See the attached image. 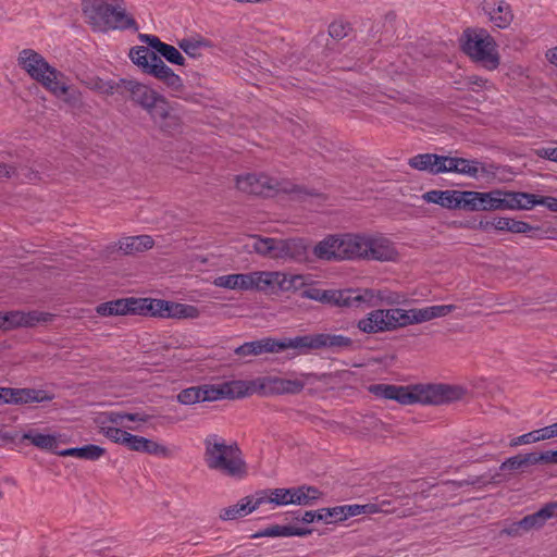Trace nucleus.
Wrapping results in <instances>:
<instances>
[{
	"instance_id": "20",
	"label": "nucleus",
	"mask_w": 557,
	"mask_h": 557,
	"mask_svg": "<svg viewBox=\"0 0 557 557\" xmlns=\"http://www.w3.org/2000/svg\"><path fill=\"white\" fill-rule=\"evenodd\" d=\"M151 419V416L145 412H120V411H106L100 412L95 418V423L98 428L102 426H114V425H124V421H134V422H148Z\"/></svg>"
},
{
	"instance_id": "64",
	"label": "nucleus",
	"mask_w": 557,
	"mask_h": 557,
	"mask_svg": "<svg viewBox=\"0 0 557 557\" xmlns=\"http://www.w3.org/2000/svg\"><path fill=\"white\" fill-rule=\"evenodd\" d=\"M539 455L540 454H534V453L521 455L523 467L542 462L541 459H539Z\"/></svg>"
},
{
	"instance_id": "60",
	"label": "nucleus",
	"mask_w": 557,
	"mask_h": 557,
	"mask_svg": "<svg viewBox=\"0 0 557 557\" xmlns=\"http://www.w3.org/2000/svg\"><path fill=\"white\" fill-rule=\"evenodd\" d=\"M341 511L344 515V520H346L349 517L362 515L361 505H358V504L343 505Z\"/></svg>"
},
{
	"instance_id": "52",
	"label": "nucleus",
	"mask_w": 557,
	"mask_h": 557,
	"mask_svg": "<svg viewBox=\"0 0 557 557\" xmlns=\"http://www.w3.org/2000/svg\"><path fill=\"white\" fill-rule=\"evenodd\" d=\"M220 278H277L276 273H255L252 274H244V273H233L227 274L225 276H221Z\"/></svg>"
},
{
	"instance_id": "59",
	"label": "nucleus",
	"mask_w": 557,
	"mask_h": 557,
	"mask_svg": "<svg viewBox=\"0 0 557 557\" xmlns=\"http://www.w3.org/2000/svg\"><path fill=\"white\" fill-rule=\"evenodd\" d=\"M388 504H389L388 502H383L381 505L373 504V503L364 504V505H361V512H362V515H371V513H376V512H381V511H387L386 509H383L382 507L384 505H388Z\"/></svg>"
},
{
	"instance_id": "49",
	"label": "nucleus",
	"mask_w": 557,
	"mask_h": 557,
	"mask_svg": "<svg viewBox=\"0 0 557 557\" xmlns=\"http://www.w3.org/2000/svg\"><path fill=\"white\" fill-rule=\"evenodd\" d=\"M520 524L529 532L532 529H540L545 524V520L540 510L532 515H528L520 520Z\"/></svg>"
},
{
	"instance_id": "18",
	"label": "nucleus",
	"mask_w": 557,
	"mask_h": 557,
	"mask_svg": "<svg viewBox=\"0 0 557 557\" xmlns=\"http://www.w3.org/2000/svg\"><path fill=\"white\" fill-rule=\"evenodd\" d=\"M124 440L125 443L123 446L129 450L145 453L153 456H170V449L168 447L144 436L128 433L127 437Z\"/></svg>"
},
{
	"instance_id": "12",
	"label": "nucleus",
	"mask_w": 557,
	"mask_h": 557,
	"mask_svg": "<svg viewBox=\"0 0 557 557\" xmlns=\"http://www.w3.org/2000/svg\"><path fill=\"white\" fill-rule=\"evenodd\" d=\"M239 190L247 194L271 197L278 191H287V187L277 180L265 174H246L236 180Z\"/></svg>"
},
{
	"instance_id": "25",
	"label": "nucleus",
	"mask_w": 557,
	"mask_h": 557,
	"mask_svg": "<svg viewBox=\"0 0 557 557\" xmlns=\"http://www.w3.org/2000/svg\"><path fill=\"white\" fill-rule=\"evenodd\" d=\"M294 281H214V283L224 288L238 290H264L273 283H277L280 288H289Z\"/></svg>"
},
{
	"instance_id": "62",
	"label": "nucleus",
	"mask_w": 557,
	"mask_h": 557,
	"mask_svg": "<svg viewBox=\"0 0 557 557\" xmlns=\"http://www.w3.org/2000/svg\"><path fill=\"white\" fill-rule=\"evenodd\" d=\"M305 523H311L313 521H322V512L319 510L306 511L301 518Z\"/></svg>"
},
{
	"instance_id": "57",
	"label": "nucleus",
	"mask_w": 557,
	"mask_h": 557,
	"mask_svg": "<svg viewBox=\"0 0 557 557\" xmlns=\"http://www.w3.org/2000/svg\"><path fill=\"white\" fill-rule=\"evenodd\" d=\"M545 522L550 518H557V500L547 503L540 509Z\"/></svg>"
},
{
	"instance_id": "21",
	"label": "nucleus",
	"mask_w": 557,
	"mask_h": 557,
	"mask_svg": "<svg viewBox=\"0 0 557 557\" xmlns=\"http://www.w3.org/2000/svg\"><path fill=\"white\" fill-rule=\"evenodd\" d=\"M441 170H444V173L456 172L470 177H479L485 172L484 168L478 161L451 157H444L443 168Z\"/></svg>"
},
{
	"instance_id": "33",
	"label": "nucleus",
	"mask_w": 557,
	"mask_h": 557,
	"mask_svg": "<svg viewBox=\"0 0 557 557\" xmlns=\"http://www.w3.org/2000/svg\"><path fill=\"white\" fill-rule=\"evenodd\" d=\"M443 159L444 157L432 154V153H423L412 157L409 160V165L413 169L420 171H429L433 174L444 173L443 168Z\"/></svg>"
},
{
	"instance_id": "14",
	"label": "nucleus",
	"mask_w": 557,
	"mask_h": 557,
	"mask_svg": "<svg viewBox=\"0 0 557 557\" xmlns=\"http://www.w3.org/2000/svg\"><path fill=\"white\" fill-rule=\"evenodd\" d=\"M21 441L28 442L35 447L44 450H50L61 456H70V448H61V444H65V436L40 433L36 429H28L23 432Z\"/></svg>"
},
{
	"instance_id": "17",
	"label": "nucleus",
	"mask_w": 557,
	"mask_h": 557,
	"mask_svg": "<svg viewBox=\"0 0 557 557\" xmlns=\"http://www.w3.org/2000/svg\"><path fill=\"white\" fill-rule=\"evenodd\" d=\"M341 235V253L343 260L364 258L366 234L346 233Z\"/></svg>"
},
{
	"instance_id": "43",
	"label": "nucleus",
	"mask_w": 557,
	"mask_h": 557,
	"mask_svg": "<svg viewBox=\"0 0 557 557\" xmlns=\"http://www.w3.org/2000/svg\"><path fill=\"white\" fill-rule=\"evenodd\" d=\"M478 191L456 190L455 209L478 211Z\"/></svg>"
},
{
	"instance_id": "15",
	"label": "nucleus",
	"mask_w": 557,
	"mask_h": 557,
	"mask_svg": "<svg viewBox=\"0 0 557 557\" xmlns=\"http://www.w3.org/2000/svg\"><path fill=\"white\" fill-rule=\"evenodd\" d=\"M364 258L379 261H393L398 257L394 244L381 235L366 234Z\"/></svg>"
},
{
	"instance_id": "58",
	"label": "nucleus",
	"mask_w": 557,
	"mask_h": 557,
	"mask_svg": "<svg viewBox=\"0 0 557 557\" xmlns=\"http://www.w3.org/2000/svg\"><path fill=\"white\" fill-rule=\"evenodd\" d=\"M502 532L509 536L515 537V536H521L527 531L524 530V527H522V524H520V521H517V522H512L510 525L505 528Z\"/></svg>"
},
{
	"instance_id": "45",
	"label": "nucleus",
	"mask_w": 557,
	"mask_h": 557,
	"mask_svg": "<svg viewBox=\"0 0 557 557\" xmlns=\"http://www.w3.org/2000/svg\"><path fill=\"white\" fill-rule=\"evenodd\" d=\"M205 46L203 41L193 38H185L180 42V48L191 58L199 57Z\"/></svg>"
},
{
	"instance_id": "53",
	"label": "nucleus",
	"mask_w": 557,
	"mask_h": 557,
	"mask_svg": "<svg viewBox=\"0 0 557 557\" xmlns=\"http://www.w3.org/2000/svg\"><path fill=\"white\" fill-rule=\"evenodd\" d=\"M16 388L0 387V405L1 404H15Z\"/></svg>"
},
{
	"instance_id": "2",
	"label": "nucleus",
	"mask_w": 557,
	"mask_h": 557,
	"mask_svg": "<svg viewBox=\"0 0 557 557\" xmlns=\"http://www.w3.org/2000/svg\"><path fill=\"white\" fill-rule=\"evenodd\" d=\"M17 65L55 98L67 100V76L51 65L42 54L33 49H23L18 53Z\"/></svg>"
},
{
	"instance_id": "39",
	"label": "nucleus",
	"mask_w": 557,
	"mask_h": 557,
	"mask_svg": "<svg viewBox=\"0 0 557 557\" xmlns=\"http://www.w3.org/2000/svg\"><path fill=\"white\" fill-rule=\"evenodd\" d=\"M352 345V339L337 334H318V349L321 348H349Z\"/></svg>"
},
{
	"instance_id": "26",
	"label": "nucleus",
	"mask_w": 557,
	"mask_h": 557,
	"mask_svg": "<svg viewBox=\"0 0 557 557\" xmlns=\"http://www.w3.org/2000/svg\"><path fill=\"white\" fill-rule=\"evenodd\" d=\"M200 311L193 305L164 300L162 319H197Z\"/></svg>"
},
{
	"instance_id": "55",
	"label": "nucleus",
	"mask_w": 557,
	"mask_h": 557,
	"mask_svg": "<svg viewBox=\"0 0 557 557\" xmlns=\"http://www.w3.org/2000/svg\"><path fill=\"white\" fill-rule=\"evenodd\" d=\"M397 310H398L397 318H398L399 327L416 324L413 322V318H412V309L404 310V309L397 308Z\"/></svg>"
},
{
	"instance_id": "9",
	"label": "nucleus",
	"mask_w": 557,
	"mask_h": 557,
	"mask_svg": "<svg viewBox=\"0 0 557 557\" xmlns=\"http://www.w3.org/2000/svg\"><path fill=\"white\" fill-rule=\"evenodd\" d=\"M465 52L486 69L494 70L499 64L494 39L485 32L468 30L465 33Z\"/></svg>"
},
{
	"instance_id": "40",
	"label": "nucleus",
	"mask_w": 557,
	"mask_h": 557,
	"mask_svg": "<svg viewBox=\"0 0 557 557\" xmlns=\"http://www.w3.org/2000/svg\"><path fill=\"white\" fill-rule=\"evenodd\" d=\"M107 454V450L103 447H100L95 444H88L83 447H72V457L96 461L99 460Z\"/></svg>"
},
{
	"instance_id": "19",
	"label": "nucleus",
	"mask_w": 557,
	"mask_h": 557,
	"mask_svg": "<svg viewBox=\"0 0 557 557\" xmlns=\"http://www.w3.org/2000/svg\"><path fill=\"white\" fill-rule=\"evenodd\" d=\"M262 499L263 498H257V495L244 497L237 504L221 509L219 518L223 521H230L246 517L263 505Z\"/></svg>"
},
{
	"instance_id": "7",
	"label": "nucleus",
	"mask_w": 557,
	"mask_h": 557,
	"mask_svg": "<svg viewBox=\"0 0 557 557\" xmlns=\"http://www.w3.org/2000/svg\"><path fill=\"white\" fill-rule=\"evenodd\" d=\"M83 11L91 24L101 30L125 29L135 24L122 4L112 5L84 1Z\"/></svg>"
},
{
	"instance_id": "22",
	"label": "nucleus",
	"mask_w": 557,
	"mask_h": 557,
	"mask_svg": "<svg viewBox=\"0 0 557 557\" xmlns=\"http://www.w3.org/2000/svg\"><path fill=\"white\" fill-rule=\"evenodd\" d=\"M96 312L101 317L134 315V297L119 298L99 304Z\"/></svg>"
},
{
	"instance_id": "27",
	"label": "nucleus",
	"mask_w": 557,
	"mask_h": 557,
	"mask_svg": "<svg viewBox=\"0 0 557 557\" xmlns=\"http://www.w3.org/2000/svg\"><path fill=\"white\" fill-rule=\"evenodd\" d=\"M455 309V305H435L424 308H412L413 322L419 324L433 319L443 318L451 313Z\"/></svg>"
},
{
	"instance_id": "29",
	"label": "nucleus",
	"mask_w": 557,
	"mask_h": 557,
	"mask_svg": "<svg viewBox=\"0 0 557 557\" xmlns=\"http://www.w3.org/2000/svg\"><path fill=\"white\" fill-rule=\"evenodd\" d=\"M274 347L277 348V352L289 348L300 350L318 349V334L274 339Z\"/></svg>"
},
{
	"instance_id": "37",
	"label": "nucleus",
	"mask_w": 557,
	"mask_h": 557,
	"mask_svg": "<svg viewBox=\"0 0 557 557\" xmlns=\"http://www.w3.org/2000/svg\"><path fill=\"white\" fill-rule=\"evenodd\" d=\"M322 496V493L314 486L301 485L292 487L293 504L310 506Z\"/></svg>"
},
{
	"instance_id": "5",
	"label": "nucleus",
	"mask_w": 557,
	"mask_h": 557,
	"mask_svg": "<svg viewBox=\"0 0 557 557\" xmlns=\"http://www.w3.org/2000/svg\"><path fill=\"white\" fill-rule=\"evenodd\" d=\"M300 295L323 304L362 310L380 306L384 298L380 290L371 288L321 289L308 286L300 290Z\"/></svg>"
},
{
	"instance_id": "28",
	"label": "nucleus",
	"mask_w": 557,
	"mask_h": 557,
	"mask_svg": "<svg viewBox=\"0 0 557 557\" xmlns=\"http://www.w3.org/2000/svg\"><path fill=\"white\" fill-rule=\"evenodd\" d=\"M341 247V235H329L314 246L313 252L320 259L342 260Z\"/></svg>"
},
{
	"instance_id": "13",
	"label": "nucleus",
	"mask_w": 557,
	"mask_h": 557,
	"mask_svg": "<svg viewBox=\"0 0 557 557\" xmlns=\"http://www.w3.org/2000/svg\"><path fill=\"white\" fill-rule=\"evenodd\" d=\"M53 314L49 312L33 311H8L0 312V330H10L15 327H33L37 324H46L53 320Z\"/></svg>"
},
{
	"instance_id": "44",
	"label": "nucleus",
	"mask_w": 557,
	"mask_h": 557,
	"mask_svg": "<svg viewBox=\"0 0 557 557\" xmlns=\"http://www.w3.org/2000/svg\"><path fill=\"white\" fill-rule=\"evenodd\" d=\"M528 199L522 203H528V207H521L520 210H530L535 206H544L553 212H557V198L555 197H536L533 194L525 193Z\"/></svg>"
},
{
	"instance_id": "32",
	"label": "nucleus",
	"mask_w": 557,
	"mask_h": 557,
	"mask_svg": "<svg viewBox=\"0 0 557 557\" xmlns=\"http://www.w3.org/2000/svg\"><path fill=\"white\" fill-rule=\"evenodd\" d=\"M264 352H277L274 347V338H263L255 342H247L235 349V354L239 357L259 356Z\"/></svg>"
},
{
	"instance_id": "31",
	"label": "nucleus",
	"mask_w": 557,
	"mask_h": 557,
	"mask_svg": "<svg viewBox=\"0 0 557 557\" xmlns=\"http://www.w3.org/2000/svg\"><path fill=\"white\" fill-rule=\"evenodd\" d=\"M554 437H557V424L556 423H553L548 426H545V428H542L539 430H534L532 432H529V433L522 434L518 437H515L510 442V446L517 447L520 445L536 443L540 441L550 440Z\"/></svg>"
},
{
	"instance_id": "48",
	"label": "nucleus",
	"mask_w": 557,
	"mask_h": 557,
	"mask_svg": "<svg viewBox=\"0 0 557 557\" xmlns=\"http://www.w3.org/2000/svg\"><path fill=\"white\" fill-rule=\"evenodd\" d=\"M159 53L166 61H169L172 64H176V65L184 64V61H185L184 57L174 46L165 44L164 46H161V50Z\"/></svg>"
},
{
	"instance_id": "36",
	"label": "nucleus",
	"mask_w": 557,
	"mask_h": 557,
	"mask_svg": "<svg viewBox=\"0 0 557 557\" xmlns=\"http://www.w3.org/2000/svg\"><path fill=\"white\" fill-rule=\"evenodd\" d=\"M488 226L497 231H508L511 233H527L531 230V226L528 223L509 218H495L492 221L486 222L485 228Z\"/></svg>"
},
{
	"instance_id": "10",
	"label": "nucleus",
	"mask_w": 557,
	"mask_h": 557,
	"mask_svg": "<svg viewBox=\"0 0 557 557\" xmlns=\"http://www.w3.org/2000/svg\"><path fill=\"white\" fill-rule=\"evenodd\" d=\"M525 193L507 191L503 189H493L490 191H478L476 207L478 211H497V210H520L521 207H528Z\"/></svg>"
},
{
	"instance_id": "11",
	"label": "nucleus",
	"mask_w": 557,
	"mask_h": 557,
	"mask_svg": "<svg viewBox=\"0 0 557 557\" xmlns=\"http://www.w3.org/2000/svg\"><path fill=\"white\" fill-rule=\"evenodd\" d=\"M319 380L314 373H299L290 377L267 376L263 379L262 387L273 395H295L299 394L306 384Z\"/></svg>"
},
{
	"instance_id": "8",
	"label": "nucleus",
	"mask_w": 557,
	"mask_h": 557,
	"mask_svg": "<svg viewBox=\"0 0 557 557\" xmlns=\"http://www.w3.org/2000/svg\"><path fill=\"white\" fill-rule=\"evenodd\" d=\"M247 247L252 248L257 253L272 259H301L305 257L307 246L302 239H278L271 237L251 236Z\"/></svg>"
},
{
	"instance_id": "56",
	"label": "nucleus",
	"mask_w": 557,
	"mask_h": 557,
	"mask_svg": "<svg viewBox=\"0 0 557 557\" xmlns=\"http://www.w3.org/2000/svg\"><path fill=\"white\" fill-rule=\"evenodd\" d=\"M523 467L521 455H517L513 457L508 458L506 461H504L500 466L502 470H518Z\"/></svg>"
},
{
	"instance_id": "38",
	"label": "nucleus",
	"mask_w": 557,
	"mask_h": 557,
	"mask_svg": "<svg viewBox=\"0 0 557 557\" xmlns=\"http://www.w3.org/2000/svg\"><path fill=\"white\" fill-rule=\"evenodd\" d=\"M257 498H263V504H293L292 488H273L257 493Z\"/></svg>"
},
{
	"instance_id": "54",
	"label": "nucleus",
	"mask_w": 557,
	"mask_h": 557,
	"mask_svg": "<svg viewBox=\"0 0 557 557\" xmlns=\"http://www.w3.org/2000/svg\"><path fill=\"white\" fill-rule=\"evenodd\" d=\"M537 157L557 162V147H541L535 150Z\"/></svg>"
},
{
	"instance_id": "61",
	"label": "nucleus",
	"mask_w": 557,
	"mask_h": 557,
	"mask_svg": "<svg viewBox=\"0 0 557 557\" xmlns=\"http://www.w3.org/2000/svg\"><path fill=\"white\" fill-rule=\"evenodd\" d=\"M543 463L557 465V450H546L539 455Z\"/></svg>"
},
{
	"instance_id": "3",
	"label": "nucleus",
	"mask_w": 557,
	"mask_h": 557,
	"mask_svg": "<svg viewBox=\"0 0 557 557\" xmlns=\"http://www.w3.org/2000/svg\"><path fill=\"white\" fill-rule=\"evenodd\" d=\"M203 445V461L208 469L238 479L247 474V465L237 444H228L223 437L211 434Z\"/></svg>"
},
{
	"instance_id": "42",
	"label": "nucleus",
	"mask_w": 557,
	"mask_h": 557,
	"mask_svg": "<svg viewBox=\"0 0 557 557\" xmlns=\"http://www.w3.org/2000/svg\"><path fill=\"white\" fill-rule=\"evenodd\" d=\"M51 399L45 391L34 388H16L15 404L42 403Z\"/></svg>"
},
{
	"instance_id": "24",
	"label": "nucleus",
	"mask_w": 557,
	"mask_h": 557,
	"mask_svg": "<svg viewBox=\"0 0 557 557\" xmlns=\"http://www.w3.org/2000/svg\"><path fill=\"white\" fill-rule=\"evenodd\" d=\"M154 240L149 235L126 236L121 238L116 244V250L124 255H134L151 249Z\"/></svg>"
},
{
	"instance_id": "6",
	"label": "nucleus",
	"mask_w": 557,
	"mask_h": 557,
	"mask_svg": "<svg viewBox=\"0 0 557 557\" xmlns=\"http://www.w3.org/2000/svg\"><path fill=\"white\" fill-rule=\"evenodd\" d=\"M249 385L245 381H230L222 384H203L181 391L177 400L183 405L199 401H214L223 398H243L249 394Z\"/></svg>"
},
{
	"instance_id": "30",
	"label": "nucleus",
	"mask_w": 557,
	"mask_h": 557,
	"mask_svg": "<svg viewBox=\"0 0 557 557\" xmlns=\"http://www.w3.org/2000/svg\"><path fill=\"white\" fill-rule=\"evenodd\" d=\"M163 304L164 299L134 297V315H149L162 319Z\"/></svg>"
},
{
	"instance_id": "46",
	"label": "nucleus",
	"mask_w": 557,
	"mask_h": 557,
	"mask_svg": "<svg viewBox=\"0 0 557 557\" xmlns=\"http://www.w3.org/2000/svg\"><path fill=\"white\" fill-rule=\"evenodd\" d=\"M288 536V525L273 524L251 535V539Z\"/></svg>"
},
{
	"instance_id": "51",
	"label": "nucleus",
	"mask_w": 557,
	"mask_h": 557,
	"mask_svg": "<svg viewBox=\"0 0 557 557\" xmlns=\"http://www.w3.org/2000/svg\"><path fill=\"white\" fill-rule=\"evenodd\" d=\"M397 314H398L397 308L383 309V318H384V323H386V325H385L386 332H391V331H395V330L399 329Z\"/></svg>"
},
{
	"instance_id": "63",
	"label": "nucleus",
	"mask_w": 557,
	"mask_h": 557,
	"mask_svg": "<svg viewBox=\"0 0 557 557\" xmlns=\"http://www.w3.org/2000/svg\"><path fill=\"white\" fill-rule=\"evenodd\" d=\"M145 42H147L151 48H153L157 52H160L161 46H164L165 42H162L158 37L151 35L143 36Z\"/></svg>"
},
{
	"instance_id": "34",
	"label": "nucleus",
	"mask_w": 557,
	"mask_h": 557,
	"mask_svg": "<svg viewBox=\"0 0 557 557\" xmlns=\"http://www.w3.org/2000/svg\"><path fill=\"white\" fill-rule=\"evenodd\" d=\"M383 309H374L357 323L359 331L366 334L384 333L385 331Z\"/></svg>"
},
{
	"instance_id": "41",
	"label": "nucleus",
	"mask_w": 557,
	"mask_h": 557,
	"mask_svg": "<svg viewBox=\"0 0 557 557\" xmlns=\"http://www.w3.org/2000/svg\"><path fill=\"white\" fill-rule=\"evenodd\" d=\"M156 57V53L151 52L148 48L144 46L134 47L129 51V58L132 62L140 66L145 72H147L150 64L152 63V58Z\"/></svg>"
},
{
	"instance_id": "23",
	"label": "nucleus",
	"mask_w": 557,
	"mask_h": 557,
	"mask_svg": "<svg viewBox=\"0 0 557 557\" xmlns=\"http://www.w3.org/2000/svg\"><path fill=\"white\" fill-rule=\"evenodd\" d=\"M146 73L153 75L173 89H180L183 86L182 78L165 65L158 55L152 58V63Z\"/></svg>"
},
{
	"instance_id": "16",
	"label": "nucleus",
	"mask_w": 557,
	"mask_h": 557,
	"mask_svg": "<svg viewBox=\"0 0 557 557\" xmlns=\"http://www.w3.org/2000/svg\"><path fill=\"white\" fill-rule=\"evenodd\" d=\"M483 11L490 22L498 28H507L513 20L511 7L504 0H484Z\"/></svg>"
},
{
	"instance_id": "47",
	"label": "nucleus",
	"mask_w": 557,
	"mask_h": 557,
	"mask_svg": "<svg viewBox=\"0 0 557 557\" xmlns=\"http://www.w3.org/2000/svg\"><path fill=\"white\" fill-rule=\"evenodd\" d=\"M100 432L110 441L116 444L124 445L125 440L129 432L124 431L116 426H102L99 428Z\"/></svg>"
},
{
	"instance_id": "35",
	"label": "nucleus",
	"mask_w": 557,
	"mask_h": 557,
	"mask_svg": "<svg viewBox=\"0 0 557 557\" xmlns=\"http://www.w3.org/2000/svg\"><path fill=\"white\" fill-rule=\"evenodd\" d=\"M422 199L428 203H435L445 209L454 210L456 190H430L422 195Z\"/></svg>"
},
{
	"instance_id": "1",
	"label": "nucleus",
	"mask_w": 557,
	"mask_h": 557,
	"mask_svg": "<svg viewBox=\"0 0 557 557\" xmlns=\"http://www.w3.org/2000/svg\"><path fill=\"white\" fill-rule=\"evenodd\" d=\"M369 392L377 398L395 400L400 405H443L460 400L466 395V389L460 385L449 384H416L394 385L373 384Z\"/></svg>"
},
{
	"instance_id": "50",
	"label": "nucleus",
	"mask_w": 557,
	"mask_h": 557,
	"mask_svg": "<svg viewBox=\"0 0 557 557\" xmlns=\"http://www.w3.org/2000/svg\"><path fill=\"white\" fill-rule=\"evenodd\" d=\"M342 506H336L333 508H322V521L326 523H336L344 521V515L341 511Z\"/></svg>"
},
{
	"instance_id": "4",
	"label": "nucleus",
	"mask_w": 557,
	"mask_h": 557,
	"mask_svg": "<svg viewBox=\"0 0 557 557\" xmlns=\"http://www.w3.org/2000/svg\"><path fill=\"white\" fill-rule=\"evenodd\" d=\"M125 88L131 94L132 99L143 107L161 128L170 129L180 124V109L150 86L136 81H128Z\"/></svg>"
}]
</instances>
